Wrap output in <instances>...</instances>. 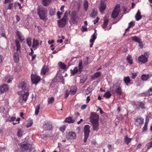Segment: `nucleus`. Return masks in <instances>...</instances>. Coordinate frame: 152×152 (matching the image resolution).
<instances>
[{
	"label": "nucleus",
	"instance_id": "nucleus-1",
	"mask_svg": "<svg viewBox=\"0 0 152 152\" xmlns=\"http://www.w3.org/2000/svg\"><path fill=\"white\" fill-rule=\"evenodd\" d=\"M37 14L40 19L44 21L47 20V10L44 7H39L37 10Z\"/></svg>",
	"mask_w": 152,
	"mask_h": 152
},
{
	"label": "nucleus",
	"instance_id": "nucleus-2",
	"mask_svg": "<svg viewBox=\"0 0 152 152\" xmlns=\"http://www.w3.org/2000/svg\"><path fill=\"white\" fill-rule=\"evenodd\" d=\"M18 88L20 90V92L29 91V86L28 81L24 80L20 82L18 86Z\"/></svg>",
	"mask_w": 152,
	"mask_h": 152
},
{
	"label": "nucleus",
	"instance_id": "nucleus-3",
	"mask_svg": "<svg viewBox=\"0 0 152 152\" xmlns=\"http://www.w3.org/2000/svg\"><path fill=\"white\" fill-rule=\"evenodd\" d=\"M20 148L23 152L31 151L32 145L28 143H21L19 145Z\"/></svg>",
	"mask_w": 152,
	"mask_h": 152
},
{
	"label": "nucleus",
	"instance_id": "nucleus-4",
	"mask_svg": "<svg viewBox=\"0 0 152 152\" xmlns=\"http://www.w3.org/2000/svg\"><path fill=\"white\" fill-rule=\"evenodd\" d=\"M121 12L120 6L119 4H117L114 8L112 14V17L115 19L118 16L119 13Z\"/></svg>",
	"mask_w": 152,
	"mask_h": 152
},
{
	"label": "nucleus",
	"instance_id": "nucleus-5",
	"mask_svg": "<svg viewBox=\"0 0 152 152\" xmlns=\"http://www.w3.org/2000/svg\"><path fill=\"white\" fill-rule=\"evenodd\" d=\"M90 132V126L89 125H86L84 128V138L83 142H86L88 137L89 134Z\"/></svg>",
	"mask_w": 152,
	"mask_h": 152
},
{
	"label": "nucleus",
	"instance_id": "nucleus-6",
	"mask_svg": "<svg viewBox=\"0 0 152 152\" xmlns=\"http://www.w3.org/2000/svg\"><path fill=\"white\" fill-rule=\"evenodd\" d=\"M78 67V70L77 67H75L73 70L71 69L70 70V72L72 75H74L77 73L78 71L80 73H81L83 69L82 63L81 60H80L79 63Z\"/></svg>",
	"mask_w": 152,
	"mask_h": 152
},
{
	"label": "nucleus",
	"instance_id": "nucleus-7",
	"mask_svg": "<svg viewBox=\"0 0 152 152\" xmlns=\"http://www.w3.org/2000/svg\"><path fill=\"white\" fill-rule=\"evenodd\" d=\"M99 116L95 113L92 112L89 117V120L91 123L99 122Z\"/></svg>",
	"mask_w": 152,
	"mask_h": 152
},
{
	"label": "nucleus",
	"instance_id": "nucleus-8",
	"mask_svg": "<svg viewBox=\"0 0 152 152\" xmlns=\"http://www.w3.org/2000/svg\"><path fill=\"white\" fill-rule=\"evenodd\" d=\"M43 128L47 130H52L53 129L52 123L50 121L46 122L43 124Z\"/></svg>",
	"mask_w": 152,
	"mask_h": 152
},
{
	"label": "nucleus",
	"instance_id": "nucleus-9",
	"mask_svg": "<svg viewBox=\"0 0 152 152\" xmlns=\"http://www.w3.org/2000/svg\"><path fill=\"white\" fill-rule=\"evenodd\" d=\"M113 88L114 89H115V91L117 94L119 95H121L122 92V90L119 84L116 83L114 84Z\"/></svg>",
	"mask_w": 152,
	"mask_h": 152
},
{
	"label": "nucleus",
	"instance_id": "nucleus-10",
	"mask_svg": "<svg viewBox=\"0 0 152 152\" xmlns=\"http://www.w3.org/2000/svg\"><path fill=\"white\" fill-rule=\"evenodd\" d=\"M31 79L33 83L37 84L40 81V77L37 75L32 74L31 75Z\"/></svg>",
	"mask_w": 152,
	"mask_h": 152
},
{
	"label": "nucleus",
	"instance_id": "nucleus-11",
	"mask_svg": "<svg viewBox=\"0 0 152 152\" xmlns=\"http://www.w3.org/2000/svg\"><path fill=\"white\" fill-rule=\"evenodd\" d=\"M77 137L76 133L74 132H69L66 134V138L69 140H73Z\"/></svg>",
	"mask_w": 152,
	"mask_h": 152
},
{
	"label": "nucleus",
	"instance_id": "nucleus-12",
	"mask_svg": "<svg viewBox=\"0 0 152 152\" xmlns=\"http://www.w3.org/2000/svg\"><path fill=\"white\" fill-rule=\"evenodd\" d=\"M139 63L141 64L146 63L148 61L147 57L145 55H141L138 58Z\"/></svg>",
	"mask_w": 152,
	"mask_h": 152
},
{
	"label": "nucleus",
	"instance_id": "nucleus-13",
	"mask_svg": "<svg viewBox=\"0 0 152 152\" xmlns=\"http://www.w3.org/2000/svg\"><path fill=\"white\" fill-rule=\"evenodd\" d=\"M29 91H25V92H18V94H20H20L22 95V98H23V101H25V102H26L27 99L28 98V96H29Z\"/></svg>",
	"mask_w": 152,
	"mask_h": 152
},
{
	"label": "nucleus",
	"instance_id": "nucleus-14",
	"mask_svg": "<svg viewBox=\"0 0 152 152\" xmlns=\"http://www.w3.org/2000/svg\"><path fill=\"white\" fill-rule=\"evenodd\" d=\"M68 20L62 18L61 20L58 21V25L60 27H63L66 24V22Z\"/></svg>",
	"mask_w": 152,
	"mask_h": 152
},
{
	"label": "nucleus",
	"instance_id": "nucleus-15",
	"mask_svg": "<svg viewBox=\"0 0 152 152\" xmlns=\"http://www.w3.org/2000/svg\"><path fill=\"white\" fill-rule=\"evenodd\" d=\"M9 89L7 85L4 84L0 86V91L1 93H4L7 91Z\"/></svg>",
	"mask_w": 152,
	"mask_h": 152
},
{
	"label": "nucleus",
	"instance_id": "nucleus-16",
	"mask_svg": "<svg viewBox=\"0 0 152 152\" xmlns=\"http://www.w3.org/2000/svg\"><path fill=\"white\" fill-rule=\"evenodd\" d=\"M16 35L21 42H22L25 40L24 36L22 35L21 33L18 31H17L16 32Z\"/></svg>",
	"mask_w": 152,
	"mask_h": 152
},
{
	"label": "nucleus",
	"instance_id": "nucleus-17",
	"mask_svg": "<svg viewBox=\"0 0 152 152\" xmlns=\"http://www.w3.org/2000/svg\"><path fill=\"white\" fill-rule=\"evenodd\" d=\"M78 18V17H71L69 23L71 25L75 24L77 23V19Z\"/></svg>",
	"mask_w": 152,
	"mask_h": 152
},
{
	"label": "nucleus",
	"instance_id": "nucleus-18",
	"mask_svg": "<svg viewBox=\"0 0 152 152\" xmlns=\"http://www.w3.org/2000/svg\"><path fill=\"white\" fill-rule=\"evenodd\" d=\"M94 131L97 132L99 129V122L91 123Z\"/></svg>",
	"mask_w": 152,
	"mask_h": 152
},
{
	"label": "nucleus",
	"instance_id": "nucleus-19",
	"mask_svg": "<svg viewBox=\"0 0 152 152\" xmlns=\"http://www.w3.org/2000/svg\"><path fill=\"white\" fill-rule=\"evenodd\" d=\"M106 7V5L104 3L101 2L99 7V9L101 13H103L104 12Z\"/></svg>",
	"mask_w": 152,
	"mask_h": 152
},
{
	"label": "nucleus",
	"instance_id": "nucleus-20",
	"mask_svg": "<svg viewBox=\"0 0 152 152\" xmlns=\"http://www.w3.org/2000/svg\"><path fill=\"white\" fill-rule=\"evenodd\" d=\"M49 70L47 66H44L41 70V74L42 75H45Z\"/></svg>",
	"mask_w": 152,
	"mask_h": 152
},
{
	"label": "nucleus",
	"instance_id": "nucleus-21",
	"mask_svg": "<svg viewBox=\"0 0 152 152\" xmlns=\"http://www.w3.org/2000/svg\"><path fill=\"white\" fill-rule=\"evenodd\" d=\"M20 52L17 51L15 52L14 55V58L15 62H18L19 60V53Z\"/></svg>",
	"mask_w": 152,
	"mask_h": 152
},
{
	"label": "nucleus",
	"instance_id": "nucleus-22",
	"mask_svg": "<svg viewBox=\"0 0 152 152\" xmlns=\"http://www.w3.org/2000/svg\"><path fill=\"white\" fill-rule=\"evenodd\" d=\"M136 20L137 21H139L142 18V16L141 15V12L139 10H138L137 13L135 17Z\"/></svg>",
	"mask_w": 152,
	"mask_h": 152
},
{
	"label": "nucleus",
	"instance_id": "nucleus-23",
	"mask_svg": "<svg viewBox=\"0 0 152 152\" xmlns=\"http://www.w3.org/2000/svg\"><path fill=\"white\" fill-rule=\"evenodd\" d=\"M64 121L69 123H72L75 122V120L72 119L71 117L69 116L65 119Z\"/></svg>",
	"mask_w": 152,
	"mask_h": 152
},
{
	"label": "nucleus",
	"instance_id": "nucleus-24",
	"mask_svg": "<svg viewBox=\"0 0 152 152\" xmlns=\"http://www.w3.org/2000/svg\"><path fill=\"white\" fill-rule=\"evenodd\" d=\"M15 42L17 48V51L20 52V43L17 40H16Z\"/></svg>",
	"mask_w": 152,
	"mask_h": 152
},
{
	"label": "nucleus",
	"instance_id": "nucleus-25",
	"mask_svg": "<svg viewBox=\"0 0 152 152\" xmlns=\"http://www.w3.org/2000/svg\"><path fill=\"white\" fill-rule=\"evenodd\" d=\"M39 45V41L37 40H36L34 39H33V42L32 47L33 48H36Z\"/></svg>",
	"mask_w": 152,
	"mask_h": 152
},
{
	"label": "nucleus",
	"instance_id": "nucleus-26",
	"mask_svg": "<svg viewBox=\"0 0 152 152\" xmlns=\"http://www.w3.org/2000/svg\"><path fill=\"white\" fill-rule=\"evenodd\" d=\"M58 65L61 69H66V66L61 61H60L58 63Z\"/></svg>",
	"mask_w": 152,
	"mask_h": 152
},
{
	"label": "nucleus",
	"instance_id": "nucleus-27",
	"mask_svg": "<svg viewBox=\"0 0 152 152\" xmlns=\"http://www.w3.org/2000/svg\"><path fill=\"white\" fill-rule=\"evenodd\" d=\"M51 2V0H42V4L45 6L49 5Z\"/></svg>",
	"mask_w": 152,
	"mask_h": 152
},
{
	"label": "nucleus",
	"instance_id": "nucleus-28",
	"mask_svg": "<svg viewBox=\"0 0 152 152\" xmlns=\"http://www.w3.org/2000/svg\"><path fill=\"white\" fill-rule=\"evenodd\" d=\"M101 74V72H97L92 75L91 78L92 79H94L95 78H97L99 77Z\"/></svg>",
	"mask_w": 152,
	"mask_h": 152
},
{
	"label": "nucleus",
	"instance_id": "nucleus-29",
	"mask_svg": "<svg viewBox=\"0 0 152 152\" xmlns=\"http://www.w3.org/2000/svg\"><path fill=\"white\" fill-rule=\"evenodd\" d=\"M76 91L77 89L76 88L73 87L71 88L69 93L70 94L73 95L75 94Z\"/></svg>",
	"mask_w": 152,
	"mask_h": 152
},
{
	"label": "nucleus",
	"instance_id": "nucleus-30",
	"mask_svg": "<svg viewBox=\"0 0 152 152\" xmlns=\"http://www.w3.org/2000/svg\"><path fill=\"white\" fill-rule=\"evenodd\" d=\"M144 119L142 118H137L135 120L136 122H139V124H142L143 123Z\"/></svg>",
	"mask_w": 152,
	"mask_h": 152
},
{
	"label": "nucleus",
	"instance_id": "nucleus-31",
	"mask_svg": "<svg viewBox=\"0 0 152 152\" xmlns=\"http://www.w3.org/2000/svg\"><path fill=\"white\" fill-rule=\"evenodd\" d=\"M124 142L127 144H128L132 140V138H129L127 136L124 138Z\"/></svg>",
	"mask_w": 152,
	"mask_h": 152
},
{
	"label": "nucleus",
	"instance_id": "nucleus-32",
	"mask_svg": "<svg viewBox=\"0 0 152 152\" xmlns=\"http://www.w3.org/2000/svg\"><path fill=\"white\" fill-rule=\"evenodd\" d=\"M124 81L125 83L127 85H128V84L131 81V80L129 77L128 76L127 77H124Z\"/></svg>",
	"mask_w": 152,
	"mask_h": 152
},
{
	"label": "nucleus",
	"instance_id": "nucleus-33",
	"mask_svg": "<svg viewBox=\"0 0 152 152\" xmlns=\"http://www.w3.org/2000/svg\"><path fill=\"white\" fill-rule=\"evenodd\" d=\"M132 40L137 42H138L139 43H142V42L140 41V39L139 38L136 36L132 37Z\"/></svg>",
	"mask_w": 152,
	"mask_h": 152
},
{
	"label": "nucleus",
	"instance_id": "nucleus-34",
	"mask_svg": "<svg viewBox=\"0 0 152 152\" xmlns=\"http://www.w3.org/2000/svg\"><path fill=\"white\" fill-rule=\"evenodd\" d=\"M108 21L109 20L107 19H105L104 20L103 23L102 25V27L103 28H105L107 27V26Z\"/></svg>",
	"mask_w": 152,
	"mask_h": 152
},
{
	"label": "nucleus",
	"instance_id": "nucleus-35",
	"mask_svg": "<svg viewBox=\"0 0 152 152\" xmlns=\"http://www.w3.org/2000/svg\"><path fill=\"white\" fill-rule=\"evenodd\" d=\"M111 96V94L109 91H107L106 92L104 95V97L107 99L109 98Z\"/></svg>",
	"mask_w": 152,
	"mask_h": 152
},
{
	"label": "nucleus",
	"instance_id": "nucleus-36",
	"mask_svg": "<svg viewBox=\"0 0 152 152\" xmlns=\"http://www.w3.org/2000/svg\"><path fill=\"white\" fill-rule=\"evenodd\" d=\"M92 91V89L90 87H88L87 89L85 90L84 93L86 95H87L90 93Z\"/></svg>",
	"mask_w": 152,
	"mask_h": 152
},
{
	"label": "nucleus",
	"instance_id": "nucleus-37",
	"mask_svg": "<svg viewBox=\"0 0 152 152\" xmlns=\"http://www.w3.org/2000/svg\"><path fill=\"white\" fill-rule=\"evenodd\" d=\"M26 42L27 44L29 47H30L32 45L31 38L29 37L26 39Z\"/></svg>",
	"mask_w": 152,
	"mask_h": 152
},
{
	"label": "nucleus",
	"instance_id": "nucleus-38",
	"mask_svg": "<svg viewBox=\"0 0 152 152\" xmlns=\"http://www.w3.org/2000/svg\"><path fill=\"white\" fill-rule=\"evenodd\" d=\"M127 60L129 64H133L132 58L130 55H129L127 56Z\"/></svg>",
	"mask_w": 152,
	"mask_h": 152
},
{
	"label": "nucleus",
	"instance_id": "nucleus-39",
	"mask_svg": "<svg viewBox=\"0 0 152 152\" xmlns=\"http://www.w3.org/2000/svg\"><path fill=\"white\" fill-rule=\"evenodd\" d=\"M145 95L149 96L152 95V87L150 88L148 91L145 93Z\"/></svg>",
	"mask_w": 152,
	"mask_h": 152
},
{
	"label": "nucleus",
	"instance_id": "nucleus-40",
	"mask_svg": "<svg viewBox=\"0 0 152 152\" xmlns=\"http://www.w3.org/2000/svg\"><path fill=\"white\" fill-rule=\"evenodd\" d=\"M97 15V11L94 10H93L90 15V16L92 18H94Z\"/></svg>",
	"mask_w": 152,
	"mask_h": 152
},
{
	"label": "nucleus",
	"instance_id": "nucleus-41",
	"mask_svg": "<svg viewBox=\"0 0 152 152\" xmlns=\"http://www.w3.org/2000/svg\"><path fill=\"white\" fill-rule=\"evenodd\" d=\"M88 2L87 1H85L83 4V6L86 11L88 9Z\"/></svg>",
	"mask_w": 152,
	"mask_h": 152
},
{
	"label": "nucleus",
	"instance_id": "nucleus-42",
	"mask_svg": "<svg viewBox=\"0 0 152 152\" xmlns=\"http://www.w3.org/2000/svg\"><path fill=\"white\" fill-rule=\"evenodd\" d=\"M149 77L148 75H142L141 77V79L142 80L146 81L147 80Z\"/></svg>",
	"mask_w": 152,
	"mask_h": 152
},
{
	"label": "nucleus",
	"instance_id": "nucleus-43",
	"mask_svg": "<svg viewBox=\"0 0 152 152\" xmlns=\"http://www.w3.org/2000/svg\"><path fill=\"white\" fill-rule=\"evenodd\" d=\"M40 108V105L39 104L35 108V113L36 115H38Z\"/></svg>",
	"mask_w": 152,
	"mask_h": 152
},
{
	"label": "nucleus",
	"instance_id": "nucleus-44",
	"mask_svg": "<svg viewBox=\"0 0 152 152\" xmlns=\"http://www.w3.org/2000/svg\"><path fill=\"white\" fill-rule=\"evenodd\" d=\"M33 124V120L31 119H29L28 123L26 125V127L28 128L31 126Z\"/></svg>",
	"mask_w": 152,
	"mask_h": 152
},
{
	"label": "nucleus",
	"instance_id": "nucleus-45",
	"mask_svg": "<svg viewBox=\"0 0 152 152\" xmlns=\"http://www.w3.org/2000/svg\"><path fill=\"white\" fill-rule=\"evenodd\" d=\"M132 104L133 106H135L136 108H137L139 106V102H132Z\"/></svg>",
	"mask_w": 152,
	"mask_h": 152
},
{
	"label": "nucleus",
	"instance_id": "nucleus-46",
	"mask_svg": "<svg viewBox=\"0 0 152 152\" xmlns=\"http://www.w3.org/2000/svg\"><path fill=\"white\" fill-rule=\"evenodd\" d=\"M55 9L51 8L49 12L50 15L51 16H53L55 15Z\"/></svg>",
	"mask_w": 152,
	"mask_h": 152
},
{
	"label": "nucleus",
	"instance_id": "nucleus-47",
	"mask_svg": "<svg viewBox=\"0 0 152 152\" xmlns=\"http://www.w3.org/2000/svg\"><path fill=\"white\" fill-rule=\"evenodd\" d=\"M54 99L53 97H51L48 98V102L49 104H50L53 102Z\"/></svg>",
	"mask_w": 152,
	"mask_h": 152
},
{
	"label": "nucleus",
	"instance_id": "nucleus-48",
	"mask_svg": "<svg viewBox=\"0 0 152 152\" xmlns=\"http://www.w3.org/2000/svg\"><path fill=\"white\" fill-rule=\"evenodd\" d=\"M22 133V130L20 129H18L17 132L18 136L19 137H21L23 135Z\"/></svg>",
	"mask_w": 152,
	"mask_h": 152
},
{
	"label": "nucleus",
	"instance_id": "nucleus-49",
	"mask_svg": "<svg viewBox=\"0 0 152 152\" xmlns=\"http://www.w3.org/2000/svg\"><path fill=\"white\" fill-rule=\"evenodd\" d=\"M94 30L95 32L94 34L91 36L92 38V40H93L94 39H96L97 37V34L96 33V29H95Z\"/></svg>",
	"mask_w": 152,
	"mask_h": 152
},
{
	"label": "nucleus",
	"instance_id": "nucleus-50",
	"mask_svg": "<svg viewBox=\"0 0 152 152\" xmlns=\"http://www.w3.org/2000/svg\"><path fill=\"white\" fill-rule=\"evenodd\" d=\"M140 108H141L142 109H145V106L144 104L142 102H139V106Z\"/></svg>",
	"mask_w": 152,
	"mask_h": 152
},
{
	"label": "nucleus",
	"instance_id": "nucleus-51",
	"mask_svg": "<svg viewBox=\"0 0 152 152\" xmlns=\"http://www.w3.org/2000/svg\"><path fill=\"white\" fill-rule=\"evenodd\" d=\"M147 149H150L152 147V141L148 143L146 145Z\"/></svg>",
	"mask_w": 152,
	"mask_h": 152
},
{
	"label": "nucleus",
	"instance_id": "nucleus-52",
	"mask_svg": "<svg viewBox=\"0 0 152 152\" xmlns=\"http://www.w3.org/2000/svg\"><path fill=\"white\" fill-rule=\"evenodd\" d=\"M69 12H69H68L67 11H66V12L64 13V15L63 18L68 20V14L69 13Z\"/></svg>",
	"mask_w": 152,
	"mask_h": 152
},
{
	"label": "nucleus",
	"instance_id": "nucleus-53",
	"mask_svg": "<svg viewBox=\"0 0 152 152\" xmlns=\"http://www.w3.org/2000/svg\"><path fill=\"white\" fill-rule=\"evenodd\" d=\"M134 25V22L132 21L129 23V24L128 28H130L133 27Z\"/></svg>",
	"mask_w": 152,
	"mask_h": 152
},
{
	"label": "nucleus",
	"instance_id": "nucleus-54",
	"mask_svg": "<svg viewBox=\"0 0 152 152\" xmlns=\"http://www.w3.org/2000/svg\"><path fill=\"white\" fill-rule=\"evenodd\" d=\"M71 17H77V15L76 12L75 11H73L71 15Z\"/></svg>",
	"mask_w": 152,
	"mask_h": 152
},
{
	"label": "nucleus",
	"instance_id": "nucleus-55",
	"mask_svg": "<svg viewBox=\"0 0 152 152\" xmlns=\"http://www.w3.org/2000/svg\"><path fill=\"white\" fill-rule=\"evenodd\" d=\"M20 67L19 65H17L14 69L15 72H19L20 70Z\"/></svg>",
	"mask_w": 152,
	"mask_h": 152
},
{
	"label": "nucleus",
	"instance_id": "nucleus-56",
	"mask_svg": "<svg viewBox=\"0 0 152 152\" xmlns=\"http://www.w3.org/2000/svg\"><path fill=\"white\" fill-rule=\"evenodd\" d=\"M66 129V126H63L60 127L59 128V130L62 132H64Z\"/></svg>",
	"mask_w": 152,
	"mask_h": 152
},
{
	"label": "nucleus",
	"instance_id": "nucleus-57",
	"mask_svg": "<svg viewBox=\"0 0 152 152\" xmlns=\"http://www.w3.org/2000/svg\"><path fill=\"white\" fill-rule=\"evenodd\" d=\"M16 119L15 117H11L9 118V120L10 122H12L14 121Z\"/></svg>",
	"mask_w": 152,
	"mask_h": 152
},
{
	"label": "nucleus",
	"instance_id": "nucleus-58",
	"mask_svg": "<svg viewBox=\"0 0 152 152\" xmlns=\"http://www.w3.org/2000/svg\"><path fill=\"white\" fill-rule=\"evenodd\" d=\"M96 39H94L93 40H92V38L90 40V42L91 43L90 45V47L91 48L93 45L94 42Z\"/></svg>",
	"mask_w": 152,
	"mask_h": 152
},
{
	"label": "nucleus",
	"instance_id": "nucleus-59",
	"mask_svg": "<svg viewBox=\"0 0 152 152\" xmlns=\"http://www.w3.org/2000/svg\"><path fill=\"white\" fill-rule=\"evenodd\" d=\"M13 4L12 3H10L9 4L7 9L11 10L12 9L13 7Z\"/></svg>",
	"mask_w": 152,
	"mask_h": 152
},
{
	"label": "nucleus",
	"instance_id": "nucleus-60",
	"mask_svg": "<svg viewBox=\"0 0 152 152\" xmlns=\"http://www.w3.org/2000/svg\"><path fill=\"white\" fill-rule=\"evenodd\" d=\"M99 20V18L97 17L96 18V20H95L93 21V22L95 24L97 23L98 22Z\"/></svg>",
	"mask_w": 152,
	"mask_h": 152
},
{
	"label": "nucleus",
	"instance_id": "nucleus-61",
	"mask_svg": "<svg viewBox=\"0 0 152 152\" xmlns=\"http://www.w3.org/2000/svg\"><path fill=\"white\" fill-rule=\"evenodd\" d=\"M15 17L17 20V22H18L20 20V17L18 15H16Z\"/></svg>",
	"mask_w": 152,
	"mask_h": 152
},
{
	"label": "nucleus",
	"instance_id": "nucleus-62",
	"mask_svg": "<svg viewBox=\"0 0 152 152\" xmlns=\"http://www.w3.org/2000/svg\"><path fill=\"white\" fill-rule=\"evenodd\" d=\"M69 92L68 90H67L66 91H65V98H66L69 95Z\"/></svg>",
	"mask_w": 152,
	"mask_h": 152
},
{
	"label": "nucleus",
	"instance_id": "nucleus-63",
	"mask_svg": "<svg viewBox=\"0 0 152 152\" xmlns=\"http://www.w3.org/2000/svg\"><path fill=\"white\" fill-rule=\"evenodd\" d=\"M137 76V74L136 73H133L132 74V77L133 79H134Z\"/></svg>",
	"mask_w": 152,
	"mask_h": 152
},
{
	"label": "nucleus",
	"instance_id": "nucleus-64",
	"mask_svg": "<svg viewBox=\"0 0 152 152\" xmlns=\"http://www.w3.org/2000/svg\"><path fill=\"white\" fill-rule=\"evenodd\" d=\"M13 1V0H5L4 1V4H6L8 3H10Z\"/></svg>",
	"mask_w": 152,
	"mask_h": 152
}]
</instances>
